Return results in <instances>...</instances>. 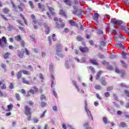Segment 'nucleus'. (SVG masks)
Returning <instances> with one entry per match:
<instances>
[{
    "label": "nucleus",
    "instance_id": "nucleus-46",
    "mask_svg": "<svg viewBox=\"0 0 129 129\" xmlns=\"http://www.w3.org/2000/svg\"><path fill=\"white\" fill-rule=\"evenodd\" d=\"M95 88L96 89V90H100L101 89V86L99 85H96L95 86Z\"/></svg>",
    "mask_w": 129,
    "mask_h": 129
},
{
    "label": "nucleus",
    "instance_id": "nucleus-47",
    "mask_svg": "<svg viewBox=\"0 0 129 129\" xmlns=\"http://www.w3.org/2000/svg\"><path fill=\"white\" fill-rule=\"evenodd\" d=\"M1 67L3 69H4V70H5V71H7V66L6 65V64L2 63Z\"/></svg>",
    "mask_w": 129,
    "mask_h": 129
},
{
    "label": "nucleus",
    "instance_id": "nucleus-19",
    "mask_svg": "<svg viewBox=\"0 0 129 129\" xmlns=\"http://www.w3.org/2000/svg\"><path fill=\"white\" fill-rule=\"evenodd\" d=\"M22 83H24V84H27V85H30L31 83H30V82L29 81L27 80V79L25 78H22Z\"/></svg>",
    "mask_w": 129,
    "mask_h": 129
},
{
    "label": "nucleus",
    "instance_id": "nucleus-22",
    "mask_svg": "<svg viewBox=\"0 0 129 129\" xmlns=\"http://www.w3.org/2000/svg\"><path fill=\"white\" fill-rule=\"evenodd\" d=\"M22 71H19L16 75L17 78L18 80H20V79H21V78H22Z\"/></svg>",
    "mask_w": 129,
    "mask_h": 129
},
{
    "label": "nucleus",
    "instance_id": "nucleus-38",
    "mask_svg": "<svg viewBox=\"0 0 129 129\" xmlns=\"http://www.w3.org/2000/svg\"><path fill=\"white\" fill-rule=\"evenodd\" d=\"M88 125H89V123L86 122L84 124V126H85V127H86V129H92V127H91L90 126H88Z\"/></svg>",
    "mask_w": 129,
    "mask_h": 129
},
{
    "label": "nucleus",
    "instance_id": "nucleus-25",
    "mask_svg": "<svg viewBox=\"0 0 129 129\" xmlns=\"http://www.w3.org/2000/svg\"><path fill=\"white\" fill-rule=\"evenodd\" d=\"M18 52V57H19V58H23V56H24V52H21L20 50H17Z\"/></svg>",
    "mask_w": 129,
    "mask_h": 129
},
{
    "label": "nucleus",
    "instance_id": "nucleus-49",
    "mask_svg": "<svg viewBox=\"0 0 129 129\" xmlns=\"http://www.w3.org/2000/svg\"><path fill=\"white\" fill-rule=\"evenodd\" d=\"M64 33H69L70 32V29L68 28H65L63 30Z\"/></svg>",
    "mask_w": 129,
    "mask_h": 129
},
{
    "label": "nucleus",
    "instance_id": "nucleus-32",
    "mask_svg": "<svg viewBox=\"0 0 129 129\" xmlns=\"http://www.w3.org/2000/svg\"><path fill=\"white\" fill-rule=\"evenodd\" d=\"M28 4H29L31 9H32V10H34V9H35V6L34 5V3H33V2L29 1L28 2Z\"/></svg>",
    "mask_w": 129,
    "mask_h": 129
},
{
    "label": "nucleus",
    "instance_id": "nucleus-45",
    "mask_svg": "<svg viewBox=\"0 0 129 129\" xmlns=\"http://www.w3.org/2000/svg\"><path fill=\"white\" fill-rule=\"evenodd\" d=\"M103 121H104L105 124H107V123L109 122V121L107 120V118H106V117H104L103 118Z\"/></svg>",
    "mask_w": 129,
    "mask_h": 129
},
{
    "label": "nucleus",
    "instance_id": "nucleus-28",
    "mask_svg": "<svg viewBox=\"0 0 129 129\" xmlns=\"http://www.w3.org/2000/svg\"><path fill=\"white\" fill-rule=\"evenodd\" d=\"M119 126L120 127H127V124H126L124 122H120Z\"/></svg>",
    "mask_w": 129,
    "mask_h": 129
},
{
    "label": "nucleus",
    "instance_id": "nucleus-23",
    "mask_svg": "<svg viewBox=\"0 0 129 129\" xmlns=\"http://www.w3.org/2000/svg\"><path fill=\"white\" fill-rule=\"evenodd\" d=\"M102 71H100L97 73L96 76V80H98V79H99L100 76H101V74H102Z\"/></svg>",
    "mask_w": 129,
    "mask_h": 129
},
{
    "label": "nucleus",
    "instance_id": "nucleus-48",
    "mask_svg": "<svg viewBox=\"0 0 129 129\" xmlns=\"http://www.w3.org/2000/svg\"><path fill=\"white\" fill-rule=\"evenodd\" d=\"M124 93L126 95V96H127V97L129 98V91L128 90H125L124 91Z\"/></svg>",
    "mask_w": 129,
    "mask_h": 129
},
{
    "label": "nucleus",
    "instance_id": "nucleus-6",
    "mask_svg": "<svg viewBox=\"0 0 129 129\" xmlns=\"http://www.w3.org/2000/svg\"><path fill=\"white\" fill-rule=\"evenodd\" d=\"M79 49L82 53H88L90 51V49L87 47L80 46Z\"/></svg>",
    "mask_w": 129,
    "mask_h": 129
},
{
    "label": "nucleus",
    "instance_id": "nucleus-39",
    "mask_svg": "<svg viewBox=\"0 0 129 129\" xmlns=\"http://www.w3.org/2000/svg\"><path fill=\"white\" fill-rule=\"evenodd\" d=\"M102 40L100 42V44L101 46H105L106 45V42H105V40H104V37H102Z\"/></svg>",
    "mask_w": 129,
    "mask_h": 129
},
{
    "label": "nucleus",
    "instance_id": "nucleus-51",
    "mask_svg": "<svg viewBox=\"0 0 129 129\" xmlns=\"http://www.w3.org/2000/svg\"><path fill=\"white\" fill-rule=\"evenodd\" d=\"M120 86L122 88L125 87V88H128V87L125 86V84H124L123 83H120Z\"/></svg>",
    "mask_w": 129,
    "mask_h": 129
},
{
    "label": "nucleus",
    "instance_id": "nucleus-15",
    "mask_svg": "<svg viewBox=\"0 0 129 129\" xmlns=\"http://www.w3.org/2000/svg\"><path fill=\"white\" fill-rule=\"evenodd\" d=\"M90 62L93 65H96V66H98V65H99V64L97 62V60L96 59H90Z\"/></svg>",
    "mask_w": 129,
    "mask_h": 129
},
{
    "label": "nucleus",
    "instance_id": "nucleus-17",
    "mask_svg": "<svg viewBox=\"0 0 129 129\" xmlns=\"http://www.w3.org/2000/svg\"><path fill=\"white\" fill-rule=\"evenodd\" d=\"M2 84V86L1 87V89L2 90H4L5 89H7V85L5 84H3V81H0V86Z\"/></svg>",
    "mask_w": 129,
    "mask_h": 129
},
{
    "label": "nucleus",
    "instance_id": "nucleus-60",
    "mask_svg": "<svg viewBox=\"0 0 129 129\" xmlns=\"http://www.w3.org/2000/svg\"><path fill=\"white\" fill-rule=\"evenodd\" d=\"M14 87V83H11L9 86L10 89H13Z\"/></svg>",
    "mask_w": 129,
    "mask_h": 129
},
{
    "label": "nucleus",
    "instance_id": "nucleus-43",
    "mask_svg": "<svg viewBox=\"0 0 129 129\" xmlns=\"http://www.w3.org/2000/svg\"><path fill=\"white\" fill-rule=\"evenodd\" d=\"M120 27L122 31H123L124 33H127V30H126V27H125V26H120Z\"/></svg>",
    "mask_w": 129,
    "mask_h": 129
},
{
    "label": "nucleus",
    "instance_id": "nucleus-42",
    "mask_svg": "<svg viewBox=\"0 0 129 129\" xmlns=\"http://www.w3.org/2000/svg\"><path fill=\"white\" fill-rule=\"evenodd\" d=\"M41 107H46L47 106V102H41L40 103Z\"/></svg>",
    "mask_w": 129,
    "mask_h": 129
},
{
    "label": "nucleus",
    "instance_id": "nucleus-14",
    "mask_svg": "<svg viewBox=\"0 0 129 129\" xmlns=\"http://www.w3.org/2000/svg\"><path fill=\"white\" fill-rule=\"evenodd\" d=\"M101 84L102 85H103V86H106L107 83H106V81H105V78L102 77L101 79L100 80Z\"/></svg>",
    "mask_w": 129,
    "mask_h": 129
},
{
    "label": "nucleus",
    "instance_id": "nucleus-8",
    "mask_svg": "<svg viewBox=\"0 0 129 129\" xmlns=\"http://www.w3.org/2000/svg\"><path fill=\"white\" fill-rule=\"evenodd\" d=\"M43 26L45 28L46 35L49 34V33H50V27H49V26H48V24L46 23H43Z\"/></svg>",
    "mask_w": 129,
    "mask_h": 129
},
{
    "label": "nucleus",
    "instance_id": "nucleus-55",
    "mask_svg": "<svg viewBox=\"0 0 129 129\" xmlns=\"http://www.w3.org/2000/svg\"><path fill=\"white\" fill-rule=\"evenodd\" d=\"M104 96L106 97H109V96H110V94L108 92H106L104 93Z\"/></svg>",
    "mask_w": 129,
    "mask_h": 129
},
{
    "label": "nucleus",
    "instance_id": "nucleus-12",
    "mask_svg": "<svg viewBox=\"0 0 129 129\" xmlns=\"http://www.w3.org/2000/svg\"><path fill=\"white\" fill-rule=\"evenodd\" d=\"M33 89H30L29 91L30 93H32V94H35V92H38V89L36 86L33 87Z\"/></svg>",
    "mask_w": 129,
    "mask_h": 129
},
{
    "label": "nucleus",
    "instance_id": "nucleus-3",
    "mask_svg": "<svg viewBox=\"0 0 129 129\" xmlns=\"http://www.w3.org/2000/svg\"><path fill=\"white\" fill-rule=\"evenodd\" d=\"M62 45L60 43H57L56 44V54L58 57L60 58H63V53H62Z\"/></svg>",
    "mask_w": 129,
    "mask_h": 129
},
{
    "label": "nucleus",
    "instance_id": "nucleus-36",
    "mask_svg": "<svg viewBox=\"0 0 129 129\" xmlns=\"http://www.w3.org/2000/svg\"><path fill=\"white\" fill-rule=\"evenodd\" d=\"M46 112H47V110H45L43 113L40 115V118H44L45 116Z\"/></svg>",
    "mask_w": 129,
    "mask_h": 129
},
{
    "label": "nucleus",
    "instance_id": "nucleus-4",
    "mask_svg": "<svg viewBox=\"0 0 129 129\" xmlns=\"http://www.w3.org/2000/svg\"><path fill=\"white\" fill-rule=\"evenodd\" d=\"M7 44L8 42L6 37L3 36L2 38H0V47L1 48H4Z\"/></svg>",
    "mask_w": 129,
    "mask_h": 129
},
{
    "label": "nucleus",
    "instance_id": "nucleus-16",
    "mask_svg": "<svg viewBox=\"0 0 129 129\" xmlns=\"http://www.w3.org/2000/svg\"><path fill=\"white\" fill-rule=\"evenodd\" d=\"M2 11L4 14H5V15H8V14H9L10 12H11V10H10V9L7 7L3 9Z\"/></svg>",
    "mask_w": 129,
    "mask_h": 129
},
{
    "label": "nucleus",
    "instance_id": "nucleus-44",
    "mask_svg": "<svg viewBox=\"0 0 129 129\" xmlns=\"http://www.w3.org/2000/svg\"><path fill=\"white\" fill-rule=\"evenodd\" d=\"M73 84L75 86V87L77 89L78 91H79V87H78V86H77V83H76V82H75V81H73Z\"/></svg>",
    "mask_w": 129,
    "mask_h": 129
},
{
    "label": "nucleus",
    "instance_id": "nucleus-5",
    "mask_svg": "<svg viewBox=\"0 0 129 129\" xmlns=\"http://www.w3.org/2000/svg\"><path fill=\"white\" fill-rule=\"evenodd\" d=\"M111 23L113 24V25H118V26H121L123 22L121 20H117L115 18H113L111 19Z\"/></svg>",
    "mask_w": 129,
    "mask_h": 129
},
{
    "label": "nucleus",
    "instance_id": "nucleus-52",
    "mask_svg": "<svg viewBox=\"0 0 129 129\" xmlns=\"http://www.w3.org/2000/svg\"><path fill=\"white\" fill-rule=\"evenodd\" d=\"M113 97L114 99H115V100H116L117 101H118V98H117V96L116 95V94H113Z\"/></svg>",
    "mask_w": 129,
    "mask_h": 129
},
{
    "label": "nucleus",
    "instance_id": "nucleus-63",
    "mask_svg": "<svg viewBox=\"0 0 129 129\" xmlns=\"http://www.w3.org/2000/svg\"><path fill=\"white\" fill-rule=\"evenodd\" d=\"M20 92L22 93V94H26V90H25L24 89H22L20 90Z\"/></svg>",
    "mask_w": 129,
    "mask_h": 129
},
{
    "label": "nucleus",
    "instance_id": "nucleus-7",
    "mask_svg": "<svg viewBox=\"0 0 129 129\" xmlns=\"http://www.w3.org/2000/svg\"><path fill=\"white\" fill-rule=\"evenodd\" d=\"M115 47L116 48H119L120 49H123L124 47V44H123V42L122 41H117V44L115 45Z\"/></svg>",
    "mask_w": 129,
    "mask_h": 129
},
{
    "label": "nucleus",
    "instance_id": "nucleus-41",
    "mask_svg": "<svg viewBox=\"0 0 129 129\" xmlns=\"http://www.w3.org/2000/svg\"><path fill=\"white\" fill-rule=\"evenodd\" d=\"M40 100L46 101V100H47V98H46V96H45V95L42 94L40 96Z\"/></svg>",
    "mask_w": 129,
    "mask_h": 129
},
{
    "label": "nucleus",
    "instance_id": "nucleus-10",
    "mask_svg": "<svg viewBox=\"0 0 129 129\" xmlns=\"http://www.w3.org/2000/svg\"><path fill=\"white\" fill-rule=\"evenodd\" d=\"M38 9L41 11V12H45L46 9H45V5H42L41 3H39L37 4Z\"/></svg>",
    "mask_w": 129,
    "mask_h": 129
},
{
    "label": "nucleus",
    "instance_id": "nucleus-35",
    "mask_svg": "<svg viewBox=\"0 0 129 129\" xmlns=\"http://www.w3.org/2000/svg\"><path fill=\"white\" fill-rule=\"evenodd\" d=\"M74 11L73 12V14L74 15H77V14L79 12L77 9V7L76 6H74Z\"/></svg>",
    "mask_w": 129,
    "mask_h": 129
},
{
    "label": "nucleus",
    "instance_id": "nucleus-61",
    "mask_svg": "<svg viewBox=\"0 0 129 129\" xmlns=\"http://www.w3.org/2000/svg\"><path fill=\"white\" fill-rule=\"evenodd\" d=\"M73 4L75 6H78L79 5L78 0H74Z\"/></svg>",
    "mask_w": 129,
    "mask_h": 129
},
{
    "label": "nucleus",
    "instance_id": "nucleus-58",
    "mask_svg": "<svg viewBox=\"0 0 129 129\" xmlns=\"http://www.w3.org/2000/svg\"><path fill=\"white\" fill-rule=\"evenodd\" d=\"M25 51L26 52V55H27V56L30 55V51L28 50L27 48H25Z\"/></svg>",
    "mask_w": 129,
    "mask_h": 129
},
{
    "label": "nucleus",
    "instance_id": "nucleus-62",
    "mask_svg": "<svg viewBox=\"0 0 129 129\" xmlns=\"http://www.w3.org/2000/svg\"><path fill=\"white\" fill-rule=\"evenodd\" d=\"M53 93L55 97H56V98H58V95L57 94V93L56 92V91H55V90H53Z\"/></svg>",
    "mask_w": 129,
    "mask_h": 129
},
{
    "label": "nucleus",
    "instance_id": "nucleus-20",
    "mask_svg": "<svg viewBox=\"0 0 129 129\" xmlns=\"http://www.w3.org/2000/svg\"><path fill=\"white\" fill-rule=\"evenodd\" d=\"M98 18H99V15L98 13H95L94 14L93 20L96 22H98Z\"/></svg>",
    "mask_w": 129,
    "mask_h": 129
},
{
    "label": "nucleus",
    "instance_id": "nucleus-29",
    "mask_svg": "<svg viewBox=\"0 0 129 129\" xmlns=\"http://www.w3.org/2000/svg\"><path fill=\"white\" fill-rule=\"evenodd\" d=\"M22 72L24 75H31V73L27 70H22Z\"/></svg>",
    "mask_w": 129,
    "mask_h": 129
},
{
    "label": "nucleus",
    "instance_id": "nucleus-54",
    "mask_svg": "<svg viewBox=\"0 0 129 129\" xmlns=\"http://www.w3.org/2000/svg\"><path fill=\"white\" fill-rule=\"evenodd\" d=\"M77 41H82V40H83V38H82V37L80 36H78L77 37Z\"/></svg>",
    "mask_w": 129,
    "mask_h": 129
},
{
    "label": "nucleus",
    "instance_id": "nucleus-34",
    "mask_svg": "<svg viewBox=\"0 0 129 129\" xmlns=\"http://www.w3.org/2000/svg\"><path fill=\"white\" fill-rule=\"evenodd\" d=\"M15 97L18 101H21V96H20V94L19 93L15 94Z\"/></svg>",
    "mask_w": 129,
    "mask_h": 129
},
{
    "label": "nucleus",
    "instance_id": "nucleus-50",
    "mask_svg": "<svg viewBox=\"0 0 129 129\" xmlns=\"http://www.w3.org/2000/svg\"><path fill=\"white\" fill-rule=\"evenodd\" d=\"M126 55H127V53L123 51L122 53V56L123 57V58H124V59H125V58H126Z\"/></svg>",
    "mask_w": 129,
    "mask_h": 129
},
{
    "label": "nucleus",
    "instance_id": "nucleus-33",
    "mask_svg": "<svg viewBox=\"0 0 129 129\" xmlns=\"http://www.w3.org/2000/svg\"><path fill=\"white\" fill-rule=\"evenodd\" d=\"M120 62L121 63L122 66L123 68H127V64H126V63L125 62L124 60H121Z\"/></svg>",
    "mask_w": 129,
    "mask_h": 129
},
{
    "label": "nucleus",
    "instance_id": "nucleus-56",
    "mask_svg": "<svg viewBox=\"0 0 129 129\" xmlns=\"http://www.w3.org/2000/svg\"><path fill=\"white\" fill-rule=\"evenodd\" d=\"M113 89V87L112 86H109L107 88V91H111Z\"/></svg>",
    "mask_w": 129,
    "mask_h": 129
},
{
    "label": "nucleus",
    "instance_id": "nucleus-37",
    "mask_svg": "<svg viewBox=\"0 0 129 129\" xmlns=\"http://www.w3.org/2000/svg\"><path fill=\"white\" fill-rule=\"evenodd\" d=\"M20 16L21 18H22L23 20H24V24H25V25H28V22H27V20H26V18H25V17L24 16V15H23L22 14H20Z\"/></svg>",
    "mask_w": 129,
    "mask_h": 129
},
{
    "label": "nucleus",
    "instance_id": "nucleus-40",
    "mask_svg": "<svg viewBox=\"0 0 129 129\" xmlns=\"http://www.w3.org/2000/svg\"><path fill=\"white\" fill-rule=\"evenodd\" d=\"M1 18H2V19H3V20H4V21H6V22H8L9 21V19H8V18H7V17H6V15H3V14H1L0 15Z\"/></svg>",
    "mask_w": 129,
    "mask_h": 129
},
{
    "label": "nucleus",
    "instance_id": "nucleus-11",
    "mask_svg": "<svg viewBox=\"0 0 129 129\" xmlns=\"http://www.w3.org/2000/svg\"><path fill=\"white\" fill-rule=\"evenodd\" d=\"M31 18L33 20L32 21V24L33 25H36L37 24V19H36V16H35V15L31 14L30 15Z\"/></svg>",
    "mask_w": 129,
    "mask_h": 129
},
{
    "label": "nucleus",
    "instance_id": "nucleus-24",
    "mask_svg": "<svg viewBox=\"0 0 129 129\" xmlns=\"http://www.w3.org/2000/svg\"><path fill=\"white\" fill-rule=\"evenodd\" d=\"M59 15L63 16V17H65L66 18V17H67V15H66V13L63 10H59Z\"/></svg>",
    "mask_w": 129,
    "mask_h": 129
},
{
    "label": "nucleus",
    "instance_id": "nucleus-2",
    "mask_svg": "<svg viewBox=\"0 0 129 129\" xmlns=\"http://www.w3.org/2000/svg\"><path fill=\"white\" fill-rule=\"evenodd\" d=\"M24 114L27 117V120L30 121L32 119V109L28 105L24 106Z\"/></svg>",
    "mask_w": 129,
    "mask_h": 129
},
{
    "label": "nucleus",
    "instance_id": "nucleus-59",
    "mask_svg": "<svg viewBox=\"0 0 129 129\" xmlns=\"http://www.w3.org/2000/svg\"><path fill=\"white\" fill-rule=\"evenodd\" d=\"M13 29H14V26L12 25H9L8 27V31H11Z\"/></svg>",
    "mask_w": 129,
    "mask_h": 129
},
{
    "label": "nucleus",
    "instance_id": "nucleus-31",
    "mask_svg": "<svg viewBox=\"0 0 129 129\" xmlns=\"http://www.w3.org/2000/svg\"><path fill=\"white\" fill-rule=\"evenodd\" d=\"M8 110L7 111H11L13 109V107H14V105L13 104H10L7 105Z\"/></svg>",
    "mask_w": 129,
    "mask_h": 129
},
{
    "label": "nucleus",
    "instance_id": "nucleus-57",
    "mask_svg": "<svg viewBox=\"0 0 129 129\" xmlns=\"http://www.w3.org/2000/svg\"><path fill=\"white\" fill-rule=\"evenodd\" d=\"M25 41L24 40H21V44H20V46H21V47H25Z\"/></svg>",
    "mask_w": 129,
    "mask_h": 129
},
{
    "label": "nucleus",
    "instance_id": "nucleus-26",
    "mask_svg": "<svg viewBox=\"0 0 129 129\" xmlns=\"http://www.w3.org/2000/svg\"><path fill=\"white\" fill-rule=\"evenodd\" d=\"M10 55H11V53L6 52L4 54L3 57L4 58H5V59H9V58H10Z\"/></svg>",
    "mask_w": 129,
    "mask_h": 129
},
{
    "label": "nucleus",
    "instance_id": "nucleus-53",
    "mask_svg": "<svg viewBox=\"0 0 129 129\" xmlns=\"http://www.w3.org/2000/svg\"><path fill=\"white\" fill-rule=\"evenodd\" d=\"M97 34H98V35H102V34H103V31L101 30H98L97 31Z\"/></svg>",
    "mask_w": 129,
    "mask_h": 129
},
{
    "label": "nucleus",
    "instance_id": "nucleus-9",
    "mask_svg": "<svg viewBox=\"0 0 129 129\" xmlns=\"http://www.w3.org/2000/svg\"><path fill=\"white\" fill-rule=\"evenodd\" d=\"M85 111L88 114L89 119H92V120H93V117H92V114H91V112L89 110V109L86 108Z\"/></svg>",
    "mask_w": 129,
    "mask_h": 129
},
{
    "label": "nucleus",
    "instance_id": "nucleus-13",
    "mask_svg": "<svg viewBox=\"0 0 129 129\" xmlns=\"http://www.w3.org/2000/svg\"><path fill=\"white\" fill-rule=\"evenodd\" d=\"M20 5L18 6V8L20 11V12H24V9H25V5L23 3H21Z\"/></svg>",
    "mask_w": 129,
    "mask_h": 129
},
{
    "label": "nucleus",
    "instance_id": "nucleus-27",
    "mask_svg": "<svg viewBox=\"0 0 129 129\" xmlns=\"http://www.w3.org/2000/svg\"><path fill=\"white\" fill-rule=\"evenodd\" d=\"M64 3L67 5L71 7L72 6V3L71 2L70 0H63Z\"/></svg>",
    "mask_w": 129,
    "mask_h": 129
},
{
    "label": "nucleus",
    "instance_id": "nucleus-64",
    "mask_svg": "<svg viewBox=\"0 0 129 129\" xmlns=\"http://www.w3.org/2000/svg\"><path fill=\"white\" fill-rule=\"evenodd\" d=\"M89 69H90V70L92 72H93V73H94V68H93L92 66H90L89 67Z\"/></svg>",
    "mask_w": 129,
    "mask_h": 129
},
{
    "label": "nucleus",
    "instance_id": "nucleus-30",
    "mask_svg": "<svg viewBox=\"0 0 129 129\" xmlns=\"http://www.w3.org/2000/svg\"><path fill=\"white\" fill-rule=\"evenodd\" d=\"M15 39L18 42H22V37H21L20 35H17L15 37Z\"/></svg>",
    "mask_w": 129,
    "mask_h": 129
},
{
    "label": "nucleus",
    "instance_id": "nucleus-18",
    "mask_svg": "<svg viewBox=\"0 0 129 129\" xmlns=\"http://www.w3.org/2000/svg\"><path fill=\"white\" fill-rule=\"evenodd\" d=\"M47 8L51 15H55V9L49 6H47Z\"/></svg>",
    "mask_w": 129,
    "mask_h": 129
},
{
    "label": "nucleus",
    "instance_id": "nucleus-1",
    "mask_svg": "<svg viewBox=\"0 0 129 129\" xmlns=\"http://www.w3.org/2000/svg\"><path fill=\"white\" fill-rule=\"evenodd\" d=\"M54 21L55 22L56 29H63V28H65V22H63L62 19L55 17Z\"/></svg>",
    "mask_w": 129,
    "mask_h": 129
},
{
    "label": "nucleus",
    "instance_id": "nucleus-21",
    "mask_svg": "<svg viewBox=\"0 0 129 129\" xmlns=\"http://www.w3.org/2000/svg\"><path fill=\"white\" fill-rule=\"evenodd\" d=\"M69 23L71 26H76L77 28H78V24L77 23L74 22L73 20H70Z\"/></svg>",
    "mask_w": 129,
    "mask_h": 129
}]
</instances>
